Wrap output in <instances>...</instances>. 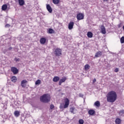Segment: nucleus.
Segmentation results:
<instances>
[{
	"mask_svg": "<svg viewBox=\"0 0 124 124\" xmlns=\"http://www.w3.org/2000/svg\"><path fill=\"white\" fill-rule=\"evenodd\" d=\"M108 102H115L117 100V93L115 91H110L107 95Z\"/></svg>",
	"mask_w": 124,
	"mask_h": 124,
	"instance_id": "f257e3e1",
	"label": "nucleus"
},
{
	"mask_svg": "<svg viewBox=\"0 0 124 124\" xmlns=\"http://www.w3.org/2000/svg\"><path fill=\"white\" fill-rule=\"evenodd\" d=\"M51 100V96L49 94H44L40 97V100L42 102L47 103Z\"/></svg>",
	"mask_w": 124,
	"mask_h": 124,
	"instance_id": "f03ea898",
	"label": "nucleus"
},
{
	"mask_svg": "<svg viewBox=\"0 0 124 124\" xmlns=\"http://www.w3.org/2000/svg\"><path fill=\"white\" fill-rule=\"evenodd\" d=\"M54 55L56 57H60L62 55V49L58 48L54 50Z\"/></svg>",
	"mask_w": 124,
	"mask_h": 124,
	"instance_id": "7ed1b4c3",
	"label": "nucleus"
},
{
	"mask_svg": "<svg viewBox=\"0 0 124 124\" xmlns=\"http://www.w3.org/2000/svg\"><path fill=\"white\" fill-rule=\"evenodd\" d=\"M64 102L65 104L64 105L63 108H67V107H68V106H69V99H68V98H66L64 99Z\"/></svg>",
	"mask_w": 124,
	"mask_h": 124,
	"instance_id": "20e7f679",
	"label": "nucleus"
},
{
	"mask_svg": "<svg viewBox=\"0 0 124 124\" xmlns=\"http://www.w3.org/2000/svg\"><path fill=\"white\" fill-rule=\"evenodd\" d=\"M101 31L100 32L102 33L103 34H106V29H105V27L103 25H101L100 27Z\"/></svg>",
	"mask_w": 124,
	"mask_h": 124,
	"instance_id": "39448f33",
	"label": "nucleus"
},
{
	"mask_svg": "<svg viewBox=\"0 0 124 124\" xmlns=\"http://www.w3.org/2000/svg\"><path fill=\"white\" fill-rule=\"evenodd\" d=\"M77 18L78 20H83V19H84V15L81 13H79L77 15Z\"/></svg>",
	"mask_w": 124,
	"mask_h": 124,
	"instance_id": "423d86ee",
	"label": "nucleus"
},
{
	"mask_svg": "<svg viewBox=\"0 0 124 124\" xmlns=\"http://www.w3.org/2000/svg\"><path fill=\"white\" fill-rule=\"evenodd\" d=\"M11 71L14 73V74H17L18 72V69L15 67H12L11 68Z\"/></svg>",
	"mask_w": 124,
	"mask_h": 124,
	"instance_id": "0eeeda50",
	"label": "nucleus"
},
{
	"mask_svg": "<svg viewBox=\"0 0 124 124\" xmlns=\"http://www.w3.org/2000/svg\"><path fill=\"white\" fill-rule=\"evenodd\" d=\"M66 80V78L65 77L61 79H60L59 83V86H61L62 83H64V82H65Z\"/></svg>",
	"mask_w": 124,
	"mask_h": 124,
	"instance_id": "6e6552de",
	"label": "nucleus"
},
{
	"mask_svg": "<svg viewBox=\"0 0 124 124\" xmlns=\"http://www.w3.org/2000/svg\"><path fill=\"white\" fill-rule=\"evenodd\" d=\"M73 26H74V22H71L69 23L68 29L69 30H72L73 29Z\"/></svg>",
	"mask_w": 124,
	"mask_h": 124,
	"instance_id": "1a4fd4ad",
	"label": "nucleus"
},
{
	"mask_svg": "<svg viewBox=\"0 0 124 124\" xmlns=\"http://www.w3.org/2000/svg\"><path fill=\"white\" fill-rule=\"evenodd\" d=\"M46 9L48 11V12H49V13H52L53 10H52V8H51V6H50V5L49 4L46 5Z\"/></svg>",
	"mask_w": 124,
	"mask_h": 124,
	"instance_id": "9d476101",
	"label": "nucleus"
},
{
	"mask_svg": "<svg viewBox=\"0 0 124 124\" xmlns=\"http://www.w3.org/2000/svg\"><path fill=\"white\" fill-rule=\"evenodd\" d=\"M27 82L28 81H27L26 79L23 80L22 81H21V86L24 88V87H25V85H26V84H27Z\"/></svg>",
	"mask_w": 124,
	"mask_h": 124,
	"instance_id": "9b49d317",
	"label": "nucleus"
},
{
	"mask_svg": "<svg viewBox=\"0 0 124 124\" xmlns=\"http://www.w3.org/2000/svg\"><path fill=\"white\" fill-rule=\"evenodd\" d=\"M14 115L15 117H16V118H18V117H19V116H20V112L18 110H16L14 112Z\"/></svg>",
	"mask_w": 124,
	"mask_h": 124,
	"instance_id": "f8f14e48",
	"label": "nucleus"
},
{
	"mask_svg": "<svg viewBox=\"0 0 124 124\" xmlns=\"http://www.w3.org/2000/svg\"><path fill=\"white\" fill-rule=\"evenodd\" d=\"M53 82H55V83L57 82H58V81H60V77H54L53 78Z\"/></svg>",
	"mask_w": 124,
	"mask_h": 124,
	"instance_id": "ddd939ff",
	"label": "nucleus"
},
{
	"mask_svg": "<svg viewBox=\"0 0 124 124\" xmlns=\"http://www.w3.org/2000/svg\"><path fill=\"white\" fill-rule=\"evenodd\" d=\"M46 42V39L45 38H41L40 39L41 44H45Z\"/></svg>",
	"mask_w": 124,
	"mask_h": 124,
	"instance_id": "4468645a",
	"label": "nucleus"
},
{
	"mask_svg": "<svg viewBox=\"0 0 124 124\" xmlns=\"http://www.w3.org/2000/svg\"><path fill=\"white\" fill-rule=\"evenodd\" d=\"M102 55V53L101 51L97 52L95 55L96 58H98Z\"/></svg>",
	"mask_w": 124,
	"mask_h": 124,
	"instance_id": "2eb2a0df",
	"label": "nucleus"
},
{
	"mask_svg": "<svg viewBox=\"0 0 124 124\" xmlns=\"http://www.w3.org/2000/svg\"><path fill=\"white\" fill-rule=\"evenodd\" d=\"M18 3L20 6H23L25 4V1L24 0H18Z\"/></svg>",
	"mask_w": 124,
	"mask_h": 124,
	"instance_id": "dca6fc26",
	"label": "nucleus"
},
{
	"mask_svg": "<svg viewBox=\"0 0 124 124\" xmlns=\"http://www.w3.org/2000/svg\"><path fill=\"white\" fill-rule=\"evenodd\" d=\"M93 32H92L91 31L88 32L87 33L88 37H89V38H92V37H93Z\"/></svg>",
	"mask_w": 124,
	"mask_h": 124,
	"instance_id": "f3484780",
	"label": "nucleus"
},
{
	"mask_svg": "<svg viewBox=\"0 0 124 124\" xmlns=\"http://www.w3.org/2000/svg\"><path fill=\"white\" fill-rule=\"evenodd\" d=\"M1 9L3 11H5L7 9V5L4 4L1 7Z\"/></svg>",
	"mask_w": 124,
	"mask_h": 124,
	"instance_id": "a211bd4d",
	"label": "nucleus"
},
{
	"mask_svg": "<svg viewBox=\"0 0 124 124\" xmlns=\"http://www.w3.org/2000/svg\"><path fill=\"white\" fill-rule=\"evenodd\" d=\"M94 106H96V107H99L100 106V102L99 101H96L94 104Z\"/></svg>",
	"mask_w": 124,
	"mask_h": 124,
	"instance_id": "6ab92c4d",
	"label": "nucleus"
},
{
	"mask_svg": "<svg viewBox=\"0 0 124 124\" xmlns=\"http://www.w3.org/2000/svg\"><path fill=\"white\" fill-rule=\"evenodd\" d=\"M95 113V111L93 109H91L88 111V114L91 115H94Z\"/></svg>",
	"mask_w": 124,
	"mask_h": 124,
	"instance_id": "aec40b11",
	"label": "nucleus"
},
{
	"mask_svg": "<svg viewBox=\"0 0 124 124\" xmlns=\"http://www.w3.org/2000/svg\"><path fill=\"white\" fill-rule=\"evenodd\" d=\"M11 81L12 82H13V83H15L16 81H17V78L15 76L12 77L11 78Z\"/></svg>",
	"mask_w": 124,
	"mask_h": 124,
	"instance_id": "412c9836",
	"label": "nucleus"
},
{
	"mask_svg": "<svg viewBox=\"0 0 124 124\" xmlns=\"http://www.w3.org/2000/svg\"><path fill=\"white\" fill-rule=\"evenodd\" d=\"M90 65L89 64H86L84 66L85 70H89L90 69Z\"/></svg>",
	"mask_w": 124,
	"mask_h": 124,
	"instance_id": "4be33fe9",
	"label": "nucleus"
},
{
	"mask_svg": "<svg viewBox=\"0 0 124 124\" xmlns=\"http://www.w3.org/2000/svg\"><path fill=\"white\" fill-rule=\"evenodd\" d=\"M115 124H121V119L119 118H117L115 120Z\"/></svg>",
	"mask_w": 124,
	"mask_h": 124,
	"instance_id": "5701e85b",
	"label": "nucleus"
},
{
	"mask_svg": "<svg viewBox=\"0 0 124 124\" xmlns=\"http://www.w3.org/2000/svg\"><path fill=\"white\" fill-rule=\"evenodd\" d=\"M53 2L54 4H58L59 2H60V0H53Z\"/></svg>",
	"mask_w": 124,
	"mask_h": 124,
	"instance_id": "b1692460",
	"label": "nucleus"
},
{
	"mask_svg": "<svg viewBox=\"0 0 124 124\" xmlns=\"http://www.w3.org/2000/svg\"><path fill=\"white\" fill-rule=\"evenodd\" d=\"M41 83V80L38 79L36 81L35 84V85H39Z\"/></svg>",
	"mask_w": 124,
	"mask_h": 124,
	"instance_id": "393cba45",
	"label": "nucleus"
},
{
	"mask_svg": "<svg viewBox=\"0 0 124 124\" xmlns=\"http://www.w3.org/2000/svg\"><path fill=\"white\" fill-rule=\"evenodd\" d=\"M48 33H54V30L52 29H48Z\"/></svg>",
	"mask_w": 124,
	"mask_h": 124,
	"instance_id": "a878e982",
	"label": "nucleus"
},
{
	"mask_svg": "<svg viewBox=\"0 0 124 124\" xmlns=\"http://www.w3.org/2000/svg\"><path fill=\"white\" fill-rule=\"evenodd\" d=\"M78 123L79 124H84V120L83 119H79Z\"/></svg>",
	"mask_w": 124,
	"mask_h": 124,
	"instance_id": "bb28decb",
	"label": "nucleus"
},
{
	"mask_svg": "<svg viewBox=\"0 0 124 124\" xmlns=\"http://www.w3.org/2000/svg\"><path fill=\"white\" fill-rule=\"evenodd\" d=\"M124 114V110H122L119 111V114L120 115V116H123Z\"/></svg>",
	"mask_w": 124,
	"mask_h": 124,
	"instance_id": "cd10ccee",
	"label": "nucleus"
},
{
	"mask_svg": "<svg viewBox=\"0 0 124 124\" xmlns=\"http://www.w3.org/2000/svg\"><path fill=\"white\" fill-rule=\"evenodd\" d=\"M120 41L121 43H124V37L123 36L122 37H121V39H120Z\"/></svg>",
	"mask_w": 124,
	"mask_h": 124,
	"instance_id": "c85d7f7f",
	"label": "nucleus"
},
{
	"mask_svg": "<svg viewBox=\"0 0 124 124\" xmlns=\"http://www.w3.org/2000/svg\"><path fill=\"white\" fill-rule=\"evenodd\" d=\"M74 109H75L74 108L72 107L70 108V111L72 113H73V111H74Z\"/></svg>",
	"mask_w": 124,
	"mask_h": 124,
	"instance_id": "c756f323",
	"label": "nucleus"
},
{
	"mask_svg": "<svg viewBox=\"0 0 124 124\" xmlns=\"http://www.w3.org/2000/svg\"><path fill=\"white\" fill-rule=\"evenodd\" d=\"M15 61H16V62H20V59H19V58H15Z\"/></svg>",
	"mask_w": 124,
	"mask_h": 124,
	"instance_id": "7c9ffc66",
	"label": "nucleus"
},
{
	"mask_svg": "<svg viewBox=\"0 0 124 124\" xmlns=\"http://www.w3.org/2000/svg\"><path fill=\"white\" fill-rule=\"evenodd\" d=\"M119 71V69L118 68H116L114 70L115 72H118Z\"/></svg>",
	"mask_w": 124,
	"mask_h": 124,
	"instance_id": "2f4dec72",
	"label": "nucleus"
},
{
	"mask_svg": "<svg viewBox=\"0 0 124 124\" xmlns=\"http://www.w3.org/2000/svg\"><path fill=\"white\" fill-rule=\"evenodd\" d=\"M50 109H53L54 108V105H51L50 106Z\"/></svg>",
	"mask_w": 124,
	"mask_h": 124,
	"instance_id": "473e14b6",
	"label": "nucleus"
},
{
	"mask_svg": "<svg viewBox=\"0 0 124 124\" xmlns=\"http://www.w3.org/2000/svg\"><path fill=\"white\" fill-rule=\"evenodd\" d=\"M25 118L24 117V116H22L21 118V119L22 121H25Z\"/></svg>",
	"mask_w": 124,
	"mask_h": 124,
	"instance_id": "72a5a7b5",
	"label": "nucleus"
},
{
	"mask_svg": "<svg viewBox=\"0 0 124 124\" xmlns=\"http://www.w3.org/2000/svg\"><path fill=\"white\" fill-rule=\"evenodd\" d=\"M79 96L80 97H83V96H84V94L82 93H79Z\"/></svg>",
	"mask_w": 124,
	"mask_h": 124,
	"instance_id": "f704fd0d",
	"label": "nucleus"
},
{
	"mask_svg": "<svg viewBox=\"0 0 124 124\" xmlns=\"http://www.w3.org/2000/svg\"><path fill=\"white\" fill-rule=\"evenodd\" d=\"M60 109H62L63 108V106H62V105H60Z\"/></svg>",
	"mask_w": 124,
	"mask_h": 124,
	"instance_id": "c9c22d12",
	"label": "nucleus"
},
{
	"mask_svg": "<svg viewBox=\"0 0 124 124\" xmlns=\"http://www.w3.org/2000/svg\"><path fill=\"white\" fill-rule=\"evenodd\" d=\"M96 82V79L95 78H94L93 80V83H95Z\"/></svg>",
	"mask_w": 124,
	"mask_h": 124,
	"instance_id": "e433bc0d",
	"label": "nucleus"
},
{
	"mask_svg": "<svg viewBox=\"0 0 124 124\" xmlns=\"http://www.w3.org/2000/svg\"><path fill=\"white\" fill-rule=\"evenodd\" d=\"M6 28H8V27H9V24H7L5 25Z\"/></svg>",
	"mask_w": 124,
	"mask_h": 124,
	"instance_id": "4c0bfd02",
	"label": "nucleus"
},
{
	"mask_svg": "<svg viewBox=\"0 0 124 124\" xmlns=\"http://www.w3.org/2000/svg\"><path fill=\"white\" fill-rule=\"evenodd\" d=\"M9 49H10V50H12V47H10V48H9Z\"/></svg>",
	"mask_w": 124,
	"mask_h": 124,
	"instance_id": "58836bf2",
	"label": "nucleus"
},
{
	"mask_svg": "<svg viewBox=\"0 0 124 124\" xmlns=\"http://www.w3.org/2000/svg\"><path fill=\"white\" fill-rule=\"evenodd\" d=\"M104 1H107V0H103Z\"/></svg>",
	"mask_w": 124,
	"mask_h": 124,
	"instance_id": "ea45409f",
	"label": "nucleus"
}]
</instances>
